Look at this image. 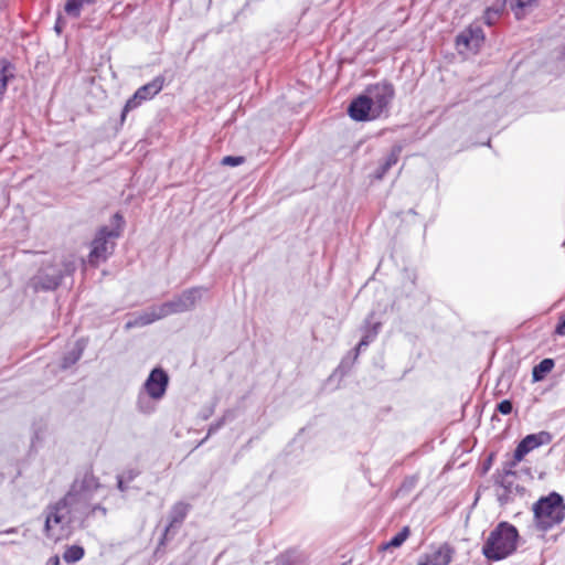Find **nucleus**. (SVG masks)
I'll use <instances>...</instances> for the list:
<instances>
[{"instance_id": "obj_1", "label": "nucleus", "mask_w": 565, "mask_h": 565, "mask_svg": "<svg viewBox=\"0 0 565 565\" xmlns=\"http://www.w3.org/2000/svg\"><path fill=\"white\" fill-rule=\"evenodd\" d=\"M78 515H87L72 501H67L65 495L62 500L46 507L44 511L45 535L54 541H61L71 533V524Z\"/></svg>"}, {"instance_id": "obj_2", "label": "nucleus", "mask_w": 565, "mask_h": 565, "mask_svg": "<svg viewBox=\"0 0 565 565\" xmlns=\"http://www.w3.org/2000/svg\"><path fill=\"white\" fill-rule=\"evenodd\" d=\"M518 537L516 529L502 522L489 534L482 552L488 559H503L515 551Z\"/></svg>"}, {"instance_id": "obj_3", "label": "nucleus", "mask_w": 565, "mask_h": 565, "mask_svg": "<svg viewBox=\"0 0 565 565\" xmlns=\"http://www.w3.org/2000/svg\"><path fill=\"white\" fill-rule=\"evenodd\" d=\"M536 524L542 530H548L559 524L565 516V504L558 493H551L540 499L533 508Z\"/></svg>"}, {"instance_id": "obj_4", "label": "nucleus", "mask_w": 565, "mask_h": 565, "mask_svg": "<svg viewBox=\"0 0 565 565\" xmlns=\"http://www.w3.org/2000/svg\"><path fill=\"white\" fill-rule=\"evenodd\" d=\"M114 222L117 225L116 228L109 230L108 227L105 226L97 232L92 243L89 263L97 265L100 262L106 260L108 255L111 254L114 243L110 242V239L117 238L120 235L121 224L124 222L121 215H119L118 213L115 214Z\"/></svg>"}, {"instance_id": "obj_5", "label": "nucleus", "mask_w": 565, "mask_h": 565, "mask_svg": "<svg viewBox=\"0 0 565 565\" xmlns=\"http://www.w3.org/2000/svg\"><path fill=\"white\" fill-rule=\"evenodd\" d=\"M99 488L98 479L92 472H86L81 479H76L73 482L70 491L66 493L67 501H72L83 512L88 514L89 502Z\"/></svg>"}, {"instance_id": "obj_6", "label": "nucleus", "mask_w": 565, "mask_h": 565, "mask_svg": "<svg viewBox=\"0 0 565 565\" xmlns=\"http://www.w3.org/2000/svg\"><path fill=\"white\" fill-rule=\"evenodd\" d=\"M365 96L373 108V118H377L387 110L394 97V88L391 84L377 83L366 88Z\"/></svg>"}, {"instance_id": "obj_7", "label": "nucleus", "mask_w": 565, "mask_h": 565, "mask_svg": "<svg viewBox=\"0 0 565 565\" xmlns=\"http://www.w3.org/2000/svg\"><path fill=\"white\" fill-rule=\"evenodd\" d=\"M163 87V78L156 77L150 83L139 87L134 96L129 98L122 109L121 119L124 120L127 113L137 108L141 102L151 99L156 96Z\"/></svg>"}, {"instance_id": "obj_8", "label": "nucleus", "mask_w": 565, "mask_h": 565, "mask_svg": "<svg viewBox=\"0 0 565 565\" xmlns=\"http://www.w3.org/2000/svg\"><path fill=\"white\" fill-rule=\"evenodd\" d=\"M169 376L162 369H153L143 384L146 394L153 401L161 399L167 391Z\"/></svg>"}, {"instance_id": "obj_9", "label": "nucleus", "mask_w": 565, "mask_h": 565, "mask_svg": "<svg viewBox=\"0 0 565 565\" xmlns=\"http://www.w3.org/2000/svg\"><path fill=\"white\" fill-rule=\"evenodd\" d=\"M203 290L201 288H192L183 291L179 297L167 301L169 315L189 311L195 307L202 298Z\"/></svg>"}, {"instance_id": "obj_10", "label": "nucleus", "mask_w": 565, "mask_h": 565, "mask_svg": "<svg viewBox=\"0 0 565 565\" xmlns=\"http://www.w3.org/2000/svg\"><path fill=\"white\" fill-rule=\"evenodd\" d=\"M484 41V34L479 25H470L457 36V47L460 53L465 50L477 53Z\"/></svg>"}, {"instance_id": "obj_11", "label": "nucleus", "mask_w": 565, "mask_h": 565, "mask_svg": "<svg viewBox=\"0 0 565 565\" xmlns=\"http://www.w3.org/2000/svg\"><path fill=\"white\" fill-rule=\"evenodd\" d=\"M551 441L552 435L544 430L525 436L516 446V460H523L529 452Z\"/></svg>"}, {"instance_id": "obj_12", "label": "nucleus", "mask_w": 565, "mask_h": 565, "mask_svg": "<svg viewBox=\"0 0 565 565\" xmlns=\"http://www.w3.org/2000/svg\"><path fill=\"white\" fill-rule=\"evenodd\" d=\"M170 316L168 311V307L164 303H161L159 306H153L138 315L134 322H128V327H142L150 324L157 320H160L162 318H166Z\"/></svg>"}, {"instance_id": "obj_13", "label": "nucleus", "mask_w": 565, "mask_h": 565, "mask_svg": "<svg viewBox=\"0 0 565 565\" xmlns=\"http://www.w3.org/2000/svg\"><path fill=\"white\" fill-rule=\"evenodd\" d=\"M349 115L358 121L372 120L373 108L365 94L355 98L349 106Z\"/></svg>"}, {"instance_id": "obj_14", "label": "nucleus", "mask_w": 565, "mask_h": 565, "mask_svg": "<svg viewBox=\"0 0 565 565\" xmlns=\"http://www.w3.org/2000/svg\"><path fill=\"white\" fill-rule=\"evenodd\" d=\"M452 557V550L448 545H441L418 561V565H448Z\"/></svg>"}, {"instance_id": "obj_15", "label": "nucleus", "mask_w": 565, "mask_h": 565, "mask_svg": "<svg viewBox=\"0 0 565 565\" xmlns=\"http://www.w3.org/2000/svg\"><path fill=\"white\" fill-rule=\"evenodd\" d=\"M189 511V505L183 502L175 503L169 514V524L164 531V536L168 535L170 530L174 529L175 526L180 525Z\"/></svg>"}, {"instance_id": "obj_16", "label": "nucleus", "mask_w": 565, "mask_h": 565, "mask_svg": "<svg viewBox=\"0 0 565 565\" xmlns=\"http://www.w3.org/2000/svg\"><path fill=\"white\" fill-rule=\"evenodd\" d=\"M516 20L525 18L537 6V0H508Z\"/></svg>"}, {"instance_id": "obj_17", "label": "nucleus", "mask_w": 565, "mask_h": 565, "mask_svg": "<svg viewBox=\"0 0 565 565\" xmlns=\"http://www.w3.org/2000/svg\"><path fill=\"white\" fill-rule=\"evenodd\" d=\"M402 152L401 146H395L392 148L390 153L385 157L383 163L379 167L375 172V178L381 180L387 173V171L397 163L399 159V154Z\"/></svg>"}, {"instance_id": "obj_18", "label": "nucleus", "mask_w": 565, "mask_h": 565, "mask_svg": "<svg viewBox=\"0 0 565 565\" xmlns=\"http://www.w3.org/2000/svg\"><path fill=\"white\" fill-rule=\"evenodd\" d=\"M14 77V67L6 60L0 61V98L3 97L8 83Z\"/></svg>"}, {"instance_id": "obj_19", "label": "nucleus", "mask_w": 565, "mask_h": 565, "mask_svg": "<svg viewBox=\"0 0 565 565\" xmlns=\"http://www.w3.org/2000/svg\"><path fill=\"white\" fill-rule=\"evenodd\" d=\"M62 279L61 273L54 271L53 274H40L36 277V286H40L42 289L51 290L55 289Z\"/></svg>"}, {"instance_id": "obj_20", "label": "nucleus", "mask_w": 565, "mask_h": 565, "mask_svg": "<svg viewBox=\"0 0 565 565\" xmlns=\"http://www.w3.org/2000/svg\"><path fill=\"white\" fill-rule=\"evenodd\" d=\"M95 0H65L64 11L74 18L81 14V11L85 7L94 4Z\"/></svg>"}, {"instance_id": "obj_21", "label": "nucleus", "mask_w": 565, "mask_h": 565, "mask_svg": "<svg viewBox=\"0 0 565 565\" xmlns=\"http://www.w3.org/2000/svg\"><path fill=\"white\" fill-rule=\"evenodd\" d=\"M554 367V361L552 359H544L537 365L534 366L532 377L534 382L542 381L544 376L550 373Z\"/></svg>"}, {"instance_id": "obj_22", "label": "nucleus", "mask_w": 565, "mask_h": 565, "mask_svg": "<svg viewBox=\"0 0 565 565\" xmlns=\"http://www.w3.org/2000/svg\"><path fill=\"white\" fill-rule=\"evenodd\" d=\"M504 3H505V0L500 1L495 6L490 7L486 10L483 18H484V22L488 25H492L500 18Z\"/></svg>"}, {"instance_id": "obj_23", "label": "nucleus", "mask_w": 565, "mask_h": 565, "mask_svg": "<svg viewBox=\"0 0 565 565\" xmlns=\"http://www.w3.org/2000/svg\"><path fill=\"white\" fill-rule=\"evenodd\" d=\"M83 556H84V548L78 545L68 546L63 554V558L67 563H76V562L81 561L83 558Z\"/></svg>"}, {"instance_id": "obj_24", "label": "nucleus", "mask_w": 565, "mask_h": 565, "mask_svg": "<svg viewBox=\"0 0 565 565\" xmlns=\"http://www.w3.org/2000/svg\"><path fill=\"white\" fill-rule=\"evenodd\" d=\"M151 398L143 393H140L137 399L138 411L143 414H151L156 409V405L150 401Z\"/></svg>"}, {"instance_id": "obj_25", "label": "nucleus", "mask_w": 565, "mask_h": 565, "mask_svg": "<svg viewBox=\"0 0 565 565\" xmlns=\"http://www.w3.org/2000/svg\"><path fill=\"white\" fill-rule=\"evenodd\" d=\"M409 529L405 526L401 532L393 536L385 545L384 548L399 547L408 537Z\"/></svg>"}, {"instance_id": "obj_26", "label": "nucleus", "mask_w": 565, "mask_h": 565, "mask_svg": "<svg viewBox=\"0 0 565 565\" xmlns=\"http://www.w3.org/2000/svg\"><path fill=\"white\" fill-rule=\"evenodd\" d=\"M377 328L379 324H375L373 328V331H369L359 342L356 347V352L359 353L364 347H367L371 341L374 340L375 335L377 334Z\"/></svg>"}, {"instance_id": "obj_27", "label": "nucleus", "mask_w": 565, "mask_h": 565, "mask_svg": "<svg viewBox=\"0 0 565 565\" xmlns=\"http://www.w3.org/2000/svg\"><path fill=\"white\" fill-rule=\"evenodd\" d=\"M521 460H516V450L514 451L513 458L509 461H507L503 466V472L505 476H513L514 475V468L518 466V463Z\"/></svg>"}, {"instance_id": "obj_28", "label": "nucleus", "mask_w": 565, "mask_h": 565, "mask_svg": "<svg viewBox=\"0 0 565 565\" xmlns=\"http://www.w3.org/2000/svg\"><path fill=\"white\" fill-rule=\"evenodd\" d=\"M245 162V158L242 156H226L222 159L223 166L236 167Z\"/></svg>"}, {"instance_id": "obj_29", "label": "nucleus", "mask_w": 565, "mask_h": 565, "mask_svg": "<svg viewBox=\"0 0 565 565\" xmlns=\"http://www.w3.org/2000/svg\"><path fill=\"white\" fill-rule=\"evenodd\" d=\"M497 409L503 415H509L512 412V403L504 399L498 404Z\"/></svg>"}, {"instance_id": "obj_30", "label": "nucleus", "mask_w": 565, "mask_h": 565, "mask_svg": "<svg viewBox=\"0 0 565 565\" xmlns=\"http://www.w3.org/2000/svg\"><path fill=\"white\" fill-rule=\"evenodd\" d=\"M79 356H81V350L76 353H72V358H65L63 366L67 367L68 365L75 363L79 359Z\"/></svg>"}, {"instance_id": "obj_31", "label": "nucleus", "mask_w": 565, "mask_h": 565, "mask_svg": "<svg viewBox=\"0 0 565 565\" xmlns=\"http://www.w3.org/2000/svg\"><path fill=\"white\" fill-rule=\"evenodd\" d=\"M555 333L565 337V318L561 320L555 329Z\"/></svg>"}, {"instance_id": "obj_32", "label": "nucleus", "mask_w": 565, "mask_h": 565, "mask_svg": "<svg viewBox=\"0 0 565 565\" xmlns=\"http://www.w3.org/2000/svg\"><path fill=\"white\" fill-rule=\"evenodd\" d=\"M96 512H100V513H102V515H104V516H105V515H106V513H107V510H106V508H104V507H102V505H94V507H92V509H90V513H92V514H94V513H96Z\"/></svg>"}, {"instance_id": "obj_33", "label": "nucleus", "mask_w": 565, "mask_h": 565, "mask_svg": "<svg viewBox=\"0 0 565 565\" xmlns=\"http://www.w3.org/2000/svg\"><path fill=\"white\" fill-rule=\"evenodd\" d=\"M117 487H118V489H119L121 492L126 491L127 487H126V484H125L124 477L118 476V478H117Z\"/></svg>"}, {"instance_id": "obj_34", "label": "nucleus", "mask_w": 565, "mask_h": 565, "mask_svg": "<svg viewBox=\"0 0 565 565\" xmlns=\"http://www.w3.org/2000/svg\"><path fill=\"white\" fill-rule=\"evenodd\" d=\"M45 565H60V558L58 556H52L47 559Z\"/></svg>"}, {"instance_id": "obj_35", "label": "nucleus", "mask_w": 565, "mask_h": 565, "mask_svg": "<svg viewBox=\"0 0 565 565\" xmlns=\"http://www.w3.org/2000/svg\"><path fill=\"white\" fill-rule=\"evenodd\" d=\"M15 532H17V529L15 527H11V529H8L6 531H0V535L12 534V533H15Z\"/></svg>"}, {"instance_id": "obj_36", "label": "nucleus", "mask_w": 565, "mask_h": 565, "mask_svg": "<svg viewBox=\"0 0 565 565\" xmlns=\"http://www.w3.org/2000/svg\"><path fill=\"white\" fill-rule=\"evenodd\" d=\"M134 478H135V473H132V472H129V473L127 475V477H126V479H127L128 481L132 480Z\"/></svg>"}, {"instance_id": "obj_37", "label": "nucleus", "mask_w": 565, "mask_h": 565, "mask_svg": "<svg viewBox=\"0 0 565 565\" xmlns=\"http://www.w3.org/2000/svg\"><path fill=\"white\" fill-rule=\"evenodd\" d=\"M7 0H0V11L6 7Z\"/></svg>"}]
</instances>
